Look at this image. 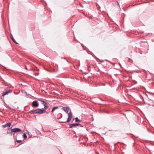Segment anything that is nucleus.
<instances>
[{
  "instance_id": "obj_1",
  "label": "nucleus",
  "mask_w": 154,
  "mask_h": 154,
  "mask_svg": "<svg viewBox=\"0 0 154 154\" xmlns=\"http://www.w3.org/2000/svg\"><path fill=\"white\" fill-rule=\"evenodd\" d=\"M45 109H37L35 110H32L30 111L31 112L35 114H42L46 112Z\"/></svg>"
},
{
  "instance_id": "obj_2",
  "label": "nucleus",
  "mask_w": 154,
  "mask_h": 154,
  "mask_svg": "<svg viewBox=\"0 0 154 154\" xmlns=\"http://www.w3.org/2000/svg\"><path fill=\"white\" fill-rule=\"evenodd\" d=\"M68 119L66 121V122H64L62 121H59V122L61 123H68L71 120L72 117V113L71 111H70L68 114Z\"/></svg>"
},
{
  "instance_id": "obj_3",
  "label": "nucleus",
  "mask_w": 154,
  "mask_h": 154,
  "mask_svg": "<svg viewBox=\"0 0 154 154\" xmlns=\"http://www.w3.org/2000/svg\"><path fill=\"white\" fill-rule=\"evenodd\" d=\"M76 126H80L81 127H83V126L80 124H70L69 125V128H72Z\"/></svg>"
},
{
  "instance_id": "obj_4",
  "label": "nucleus",
  "mask_w": 154,
  "mask_h": 154,
  "mask_svg": "<svg viewBox=\"0 0 154 154\" xmlns=\"http://www.w3.org/2000/svg\"><path fill=\"white\" fill-rule=\"evenodd\" d=\"M12 90H9L8 91L3 92L2 95L3 97H4L5 95L8 94V93H11L12 92Z\"/></svg>"
},
{
  "instance_id": "obj_5",
  "label": "nucleus",
  "mask_w": 154,
  "mask_h": 154,
  "mask_svg": "<svg viewBox=\"0 0 154 154\" xmlns=\"http://www.w3.org/2000/svg\"><path fill=\"white\" fill-rule=\"evenodd\" d=\"M12 131L13 132L17 133V132H19L21 131V130L19 128H14L12 129Z\"/></svg>"
},
{
  "instance_id": "obj_6",
  "label": "nucleus",
  "mask_w": 154,
  "mask_h": 154,
  "mask_svg": "<svg viewBox=\"0 0 154 154\" xmlns=\"http://www.w3.org/2000/svg\"><path fill=\"white\" fill-rule=\"evenodd\" d=\"M62 109L66 113H68L69 110V108L68 107H63L62 108Z\"/></svg>"
},
{
  "instance_id": "obj_7",
  "label": "nucleus",
  "mask_w": 154,
  "mask_h": 154,
  "mask_svg": "<svg viewBox=\"0 0 154 154\" xmlns=\"http://www.w3.org/2000/svg\"><path fill=\"white\" fill-rule=\"evenodd\" d=\"M32 104L33 106L35 107H37L38 106V103L36 100L33 101Z\"/></svg>"
},
{
  "instance_id": "obj_8",
  "label": "nucleus",
  "mask_w": 154,
  "mask_h": 154,
  "mask_svg": "<svg viewBox=\"0 0 154 154\" xmlns=\"http://www.w3.org/2000/svg\"><path fill=\"white\" fill-rule=\"evenodd\" d=\"M42 104L44 106V108L46 109L48 108V105L47 103L44 101H42Z\"/></svg>"
},
{
  "instance_id": "obj_9",
  "label": "nucleus",
  "mask_w": 154,
  "mask_h": 154,
  "mask_svg": "<svg viewBox=\"0 0 154 154\" xmlns=\"http://www.w3.org/2000/svg\"><path fill=\"white\" fill-rule=\"evenodd\" d=\"M11 123L9 122L8 123H7L6 124L3 125L2 126V127L3 128H5L7 127H10L11 125Z\"/></svg>"
},
{
  "instance_id": "obj_10",
  "label": "nucleus",
  "mask_w": 154,
  "mask_h": 154,
  "mask_svg": "<svg viewBox=\"0 0 154 154\" xmlns=\"http://www.w3.org/2000/svg\"><path fill=\"white\" fill-rule=\"evenodd\" d=\"M13 132V131H12V129L11 130L10 129H8V131H7V133L8 134H9L10 136H11L12 135Z\"/></svg>"
},
{
  "instance_id": "obj_11",
  "label": "nucleus",
  "mask_w": 154,
  "mask_h": 154,
  "mask_svg": "<svg viewBox=\"0 0 154 154\" xmlns=\"http://www.w3.org/2000/svg\"><path fill=\"white\" fill-rule=\"evenodd\" d=\"M82 121V120L79 119L78 118L76 117L75 119V122H80Z\"/></svg>"
},
{
  "instance_id": "obj_12",
  "label": "nucleus",
  "mask_w": 154,
  "mask_h": 154,
  "mask_svg": "<svg viewBox=\"0 0 154 154\" xmlns=\"http://www.w3.org/2000/svg\"><path fill=\"white\" fill-rule=\"evenodd\" d=\"M10 37L12 39V40H13L14 42L15 43L17 44V42L15 41V39H14L12 35H11L10 36Z\"/></svg>"
},
{
  "instance_id": "obj_13",
  "label": "nucleus",
  "mask_w": 154,
  "mask_h": 154,
  "mask_svg": "<svg viewBox=\"0 0 154 154\" xmlns=\"http://www.w3.org/2000/svg\"><path fill=\"white\" fill-rule=\"evenodd\" d=\"M58 108V107H56V106H54V107L52 109V111H51V112L52 113H53V112H54V111L55 109H57Z\"/></svg>"
},
{
  "instance_id": "obj_14",
  "label": "nucleus",
  "mask_w": 154,
  "mask_h": 154,
  "mask_svg": "<svg viewBox=\"0 0 154 154\" xmlns=\"http://www.w3.org/2000/svg\"><path fill=\"white\" fill-rule=\"evenodd\" d=\"M23 136L24 138H26L27 137V136L25 134L23 135Z\"/></svg>"
},
{
  "instance_id": "obj_15",
  "label": "nucleus",
  "mask_w": 154,
  "mask_h": 154,
  "mask_svg": "<svg viewBox=\"0 0 154 154\" xmlns=\"http://www.w3.org/2000/svg\"><path fill=\"white\" fill-rule=\"evenodd\" d=\"M17 142L18 143H20L21 142L22 140H17Z\"/></svg>"
},
{
  "instance_id": "obj_16",
  "label": "nucleus",
  "mask_w": 154,
  "mask_h": 154,
  "mask_svg": "<svg viewBox=\"0 0 154 154\" xmlns=\"http://www.w3.org/2000/svg\"><path fill=\"white\" fill-rule=\"evenodd\" d=\"M116 2H117V5H118L119 7H120V5H119V4L118 2V1H117Z\"/></svg>"
},
{
  "instance_id": "obj_17",
  "label": "nucleus",
  "mask_w": 154,
  "mask_h": 154,
  "mask_svg": "<svg viewBox=\"0 0 154 154\" xmlns=\"http://www.w3.org/2000/svg\"><path fill=\"white\" fill-rule=\"evenodd\" d=\"M25 69H28L27 68V67L26 66H25Z\"/></svg>"
},
{
  "instance_id": "obj_18",
  "label": "nucleus",
  "mask_w": 154,
  "mask_h": 154,
  "mask_svg": "<svg viewBox=\"0 0 154 154\" xmlns=\"http://www.w3.org/2000/svg\"><path fill=\"white\" fill-rule=\"evenodd\" d=\"M61 116H60V117L59 119H60V118L62 117V114H61Z\"/></svg>"
},
{
  "instance_id": "obj_19",
  "label": "nucleus",
  "mask_w": 154,
  "mask_h": 154,
  "mask_svg": "<svg viewBox=\"0 0 154 154\" xmlns=\"http://www.w3.org/2000/svg\"><path fill=\"white\" fill-rule=\"evenodd\" d=\"M61 116H60V117L59 119H60V118L62 117V114H61Z\"/></svg>"
},
{
  "instance_id": "obj_20",
  "label": "nucleus",
  "mask_w": 154,
  "mask_h": 154,
  "mask_svg": "<svg viewBox=\"0 0 154 154\" xmlns=\"http://www.w3.org/2000/svg\"><path fill=\"white\" fill-rule=\"evenodd\" d=\"M61 116H60V117L59 119H60V118L62 117V114H61Z\"/></svg>"
},
{
  "instance_id": "obj_21",
  "label": "nucleus",
  "mask_w": 154,
  "mask_h": 154,
  "mask_svg": "<svg viewBox=\"0 0 154 154\" xmlns=\"http://www.w3.org/2000/svg\"><path fill=\"white\" fill-rule=\"evenodd\" d=\"M97 6H98V8H100L99 6L97 4Z\"/></svg>"
},
{
  "instance_id": "obj_22",
  "label": "nucleus",
  "mask_w": 154,
  "mask_h": 154,
  "mask_svg": "<svg viewBox=\"0 0 154 154\" xmlns=\"http://www.w3.org/2000/svg\"><path fill=\"white\" fill-rule=\"evenodd\" d=\"M135 89V88H132V89Z\"/></svg>"
}]
</instances>
